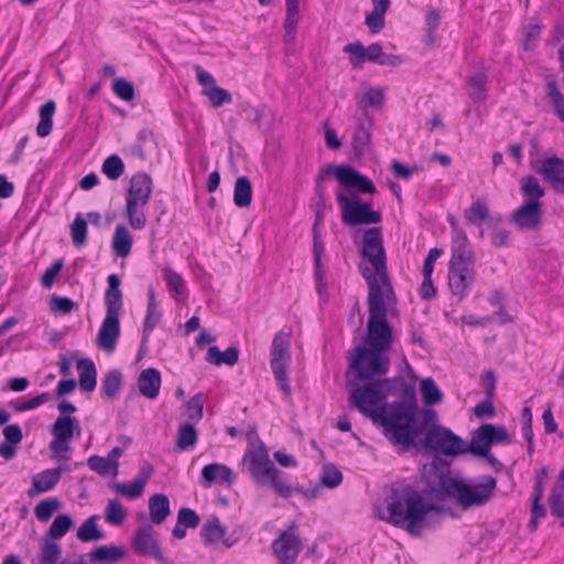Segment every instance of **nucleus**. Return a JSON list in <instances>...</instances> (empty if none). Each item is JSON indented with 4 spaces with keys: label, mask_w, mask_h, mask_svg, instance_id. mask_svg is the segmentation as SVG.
Here are the masks:
<instances>
[{
    "label": "nucleus",
    "mask_w": 564,
    "mask_h": 564,
    "mask_svg": "<svg viewBox=\"0 0 564 564\" xmlns=\"http://www.w3.org/2000/svg\"><path fill=\"white\" fill-rule=\"evenodd\" d=\"M98 516H91L77 530V538L82 542L99 541L104 539V533L97 527Z\"/></svg>",
    "instance_id": "obj_43"
},
{
    "label": "nucleus",
    "mask_w": 564,
    "mask_h": 564,
    "mask_svg": "<svg viewBox=\"0 0 564 564\" xmlns=\"http://www.w3.org/2000/svg\"><path fill=\"white\" fill-rule=\"evenodd\" d=\"M535 172L543 177L544 181L553 186L562 185L564 187V160L553 155L544 159L541 164L535 167Z\"/></svg>",
    "instance_id": "obj_21"
},
{
    "label": "nucleus",
    "mask_w": 564,
    "mask_h": 564,
    "mask_svg": "<svg viewBox=\"0 0 564 564\" xmlns=\"http://www.w3.org/2000/svg\"><path fill=\"white\" fill-rule=\"evenodd\" d=\"M475 264L458 265L455 264V262H449L448 285L452 294L459 301L468 295L469 290L475 282Z\"/></svg>",
    "instance_id": "obj_13"
},
{
    "label": "nucleus",
    "mask_w": 564,
    "mask_h": 564,
    "mask_svg": "<svg viewBox=\"0 0 564 564\" xmlns=\"http://www.w3.org/2000/svg\"><path fill=\"white\" fill-rule=\"evenodd\" d=\"M384 102V94L381 88L370 87L367 89L360 100H358L359 108H364L365 105L372 107H380Z\"/></svg>",
    "instance_id": "obj_56"
},
{
    "label": "nucleus",
    "mask_w": 564,
    "mask_h": 564,
    "mask_svg": "<svg viewBox=\"0 0 564 564\" xmlns=\"http://www.w3.org/2000/svg\"><path fill=\"white\" fill-rule=\"evenodd\" d=\"M335 169L336 165H328L316 177L315 196L317 198V205H319L321 207H323L325 203V193L322 183L328 175H335Z\"/></svg>",
    "instance_id": "obj_60"
},
{
    "label": "nucleus",
    "mask_w": 564,
    "mask_h": 564,
    "mask_svg": "<svg viewBox=\"0 0 564 564\" xmlns=\"http://www.w3.org/2000/svg\"><path fill=\"white\" fill-rule=\"evenodd\" d=\"M335 177L346 188H354L362 194H375L376 185L367 176L348 164L336 165Z\"/></svg>",
    "instance_id": "obj_15"
},
{
    "label": "nucleus",
    "mask_w": 564,
    "mask_h": 564,
    "mask_svg": "<svg viewBox=\"0 0 564 564\" xmlns=\"http://www.w3.org/2000/svg\"><path fill=\"white\" fill-rule=\"evenodd\" d=\"M77 429V435L80 433V426L75 417L69 415H59L52 426V434L63 441H69L74 436V430Z\"/></svg>",
    "instance_id": "obj_34"
},
{
    "label": "nucleus",
    "mask_w": 564,
    "mask_h": 564,
    "mask_svg": "<svg viewBox=\"0 0 564 564\" xmlns=\"http://www.w3.org/2000/svg\"><path fill=\"white\" fill-rule=\"evenodd\" d=\"M252 202V184L247 176L236 180L234 188V203L237 207L245 208Z\"/></svg>",
    "instance_id": "obj_37"
},
{
    "label": "nucleus",
    "mask_w": 564,
    "mask_h": 564,
    "mask_svg": "<svg viewBox=\"0 0 564 564\" xmlns=\"http://www.w3.org/2000/svg\"><path fill=\"white\" fill-rule=\"evenodd\" d=\"M361 256L371 263L377 275L386 285L387 292L392 294V284L387 268V254L382 232L379 228L372 227L365 230Z\"/></svg>",
    "instance_id": "obj_8"
},
{
    "label": "nucleus",
    "mask_w": 564,
    "mask_h": 564,
    "mask_svg": "<svg viewBox=\"0 0 564 564\" xmlns=\"http://www.w3.org/2000/svg\"><path fill=\"white\" fill-rule=\"evenodd\" d=\"M61 555V545L47 540L41 545L40 564H57Z\"/></svg>",
    "instance_id": "obj_50"
},
{
    "label": "nucleus",
    "mask_w": 564,
    "mask_h": 564,
    "mask_svg": "<svg viewBox=\"0 0 564 564\" xmlns=\"http://www.w3.org/2000/svg\"><path fill=\"white\" fill-rule=\"evenodd\" d=\"M467 224L475 225L489 218V209L484 200L474 202L464 213Z\"/></svg>",
    "instance_id": "obj_46"
},
{
    "label": "nucleus",
    "mask_w": 564,
    "mask_h": 564,
    "mask_svg": "<svg viewBox=\"0 0 564 564\" xmlns=\"http://www.w3.org/2000/svg\"><path fill=\"white\" fill-rule=\"evenodd\" d=\"M88 556L93 563L115 564L126 556V551L117 545H100L93 550Z\"/></svg>",
    "instance_id": "obj_27"
},
{
    "label": "nucleus",
    "mask_w": 564,
    "mask_h": 564,
    "mask_svg": "<svg viewBox=\"0 0 564 564\" xmlns=\"http://www.w3.org/2000/svg\"><path fill=\"white\" fill-rule=\"evenodd\" d=\"M343 51L350 54L349 62L352 67H359L365 62L378 64L383 52L380 43H372L366 47L360 41L346 44Z\"/></svg>",
    "instance_id": "obj_18"
},
{
    "label": "nucleus",
    "mask_w": 564,
    "mask_h": 564,
    "mask_svg": "<svg viewBox=\"0 0 564 564\" xmlns=\"http://www.w3.org/2000/svg\"><path fill=\"white\" fill-rule=\"evenodd\" d=\"M199 522L200 518L193 509L181 508L172 534L174 538L182 540L186 536V530L197 528Z\"/></svg>",
    "instance_id": "obj_28"
},
{
    "label": "nucleus",
    "mask_w": 564,
    "mask_h": 564,
    "mask_svg": "<svg viewBox=\"0 0 564 564\" xmlns=\"http://www.w3.org/2000/svg\"><path fill=\"white\" fill-rule=\"evenodd\" d=\"M204 401L205 395L203 393H196L185 403L186 415L193 424L200 421L203 417Z\"/></svg>",
    "instance_id": "obj_48"
},
{
    "label": "nucleus",
    "mask_w": 564,
    "mask_h": 564,
    "mask_svg": "<svg viewBox=\"0 0 564 564\" xmlns=\"http://www.w3.org/2000/svg\"><path fill=\"white\" fill-rule=\"evenodd\" d=\"M73 524L74 522L68 514H58L50 527L48 535L54 540L61 539L69 531Z\"/></svg>",
    "instance_id": "obj_51"
},
{
    "label": "nucleus",
    "mask_w": 564,
    "mask_h": 564,
    "mask_svg": "<svg viewBox=\"0 0 564 564\" xmlns=\"http://www.w3.org/2000/svg\"><path fill=\"white\" fill-rule=\"evenodd\" d=\"M387 300L368 303L367 346L351 351L349 369L359 380L367 381L386 375L390 359L384 351L392 347V328L387 318Z\"/></svg>",
    "instance_id": "obj_2"
},
{
    "label": "nucleus",
    "mask_w": 564,
    "mask_h": 564,
    "mask_svg": "<svg viewBox=\"0 0 564 564\" xmlns=\"http://www.w3.org/2000/svg\"><path fill=\"white\" fill-rule=\"evenodd\" d=\"M87 465L91 470L96 471L101 476H106L109 474L112 475V466H115V464L109 462L107 457H101L99 455L90 456L87 459Z\"/></svg>",
    "instance_id": "obj_58"
},
{
    "label": "nucleus",
    "mask_w": 564,
    "mask_h": 564,
    "mask_svg": "<svg viewBox=\"0 0 564 564\" xmlns=\"http://www.w3.org/2000/svg\"><path fill=\"white\" fill-rule=\"evenodd\" d=\"M521 192L527 198L524 202L541 203L540 198L545 195V189L534 175H528L521 180Z\"/></svg>",
    "instance_id": "obj_40"
},
{
    "label": "nucleus",
    "mask_w": 564,
    "mask_h": 564,
    "mask_svg": "<svg viewBox=\"0 0 564 564\" xmlns=\"http://www.w3.org/2000/svg\"><path fill=\"white\" fill-rule=\"evenodd\" d=\"M132 243L133 240L128 228L122 224L117 225L112 238L113 252L118 257L126 258L131 252Z\"/></svg>",
    "instance_id": "obj_33"
},
{
    "label": "nucleus",
    "mask_w": 564,
    "mask_h": 564,
    "mask_svg": "<svg viewBox=\"0 0 564 564\" xmlns=\"http://www.w3.org/2000/svg\"><path fill=\"white\" fill-rule=\"evenodd\" d=\"M371 128L372 122L367 123L359 120L352 135V149L356 156L360 158L371 150Z\"/></svg>",
    "instance_id": "obj_25"
},
{
    "label": "nucleus",
    "mask_w": 564,
    "mask_h": 564,
    "mask_svg": "<svg viewBox=\"0 0 564 564\" xmlns=\"http://www.w3.org/2000/svg\"><path fill=\"white\" fill-rule=\"evenodd\" d=\"M152 194V178L147 173L134 174L127 192L124 215L133 229H142L147 224L144 206Z\"/></svg>",
    "instance_id": "obj_6"
},
{
    "label": "nucleus",
    "mask_w": 564,
    "mask_h": 564,
    "mask_svg": "<svg viewBox=\"0 0 564 564\" xmlns=\"http://www.w3.org/2000/svg\"><path fill=\"white\" fill-rule=\"evenodd\" d=\"M126 518V512L118 500H110L105 510V519L108 523L120 525Z\"/></svg>",
    "instance_id": "obj_54"
},
{
    "label": "nucleus",
    "mask_w": 564,
    "mask_h": 564,
    "mask_svg": "<svg viewBox=\"0 0 564 564\" xmlns=\"http://www.w3.org/2000/svg\"><path fill=\"white\" fill-rule=\"evenodd\" d=\"M423 435L425 437L421 443H417L416 448H426L447 456L462 455L464 440L449 429L436 424V421L426 427Z\"/></svg>",
    "instance_id": "obj_10"
},
{
    "label": "nucleus",
    "mask_w": 564,
    "mask_h": 564,
    "mask_svg": "<svg viewBox=\"0 0 564 564\" xmlns=\"http://www.w3.org/2000/svg\"><path fill=\"white\" fill-rule=\"evenodd\" d=\"M337 203L341 210V220L346 226L378 224L382 220L381 213L372 209V204L362 202L357 195L347 197L337 193Z\"/></svg>",
    "instance_id": "obj_9"
},
{
    "label": "nucleus",
    "mask_w": 564,
    "mask_h": 564,
    "mask_svg": "<svg viewBox=\"0 0 564 564\" xmlns=\"http://www.w3.org/2000/svg\"><path fill=\"white\" fill-rule=\"evenodd\" d=\"M347 388L351 405L380 425L383 435L403 452L417 446L416 440L437 421L434 410H419L414 386L400 376L367 380L362 386L349 382Z\"/></svg>",
    "instance_id": "obj_1"
},
{
    "label": "nucleus",
    "mask_w": 564,
    "mask_h": 564,
    "mask_svg": "<svg viewBox=\"0 0 564 564\" xmlns=\"http://www.w3.org/2000/svg\"><path fill=\"white\" fill-rule=\"evenodd\" d=\"M470 87L469 97L474 102H482L487 99V75L484 72H478L468 78Z\"/></svg>",
    "instance_id": "obj_41"
},
{
    "label": "nucleus",
    "mask_w": 564,
    "mask_h": 564,
    "mask_svg": "<svg viewBox=\"0 0 564 564\" xmlns=\"http://www.w3.org/2000/svg\"><path fill=\"white\" fill-rule=\"evenodd\" d=\"M75 307L73 300L66 296L52 295L51 296V311L55 313L67 314Z\"/></svg>",
    "instance_id": "obj_61"
},
{
    "label": "nucleus",
    "mask_w": 564,
    "mask_h": 564,
    "mask_svg": "<svg viewBox=\"0 0 564 564\" xmlns=\"http://www.w3.org/2000/svg\"><path fill=\"white\" fill-rule=\"evenodd\" d=\"M542 203L524 202L513 210L510 221L520 230L534 231L542 225Z\"/></svg>",
    "instance_id": "obj_14"
},
{
    "label": "nucleus",
    "mask_w": 564,
    "mask_h": 564,
    "mask_svg": "<svg viewBox=\"0 0 564 564\" xmlns=\"http://www.w3.org/2000/svg\"><path fill=\"white\" fill-rule=\"evenodd\" d=\"M497 480L492 476H484L478 484H469L464 479L454 478L449 471H442L438 481L431 486V494L437 500L454 499L463 509L481 507L495 495Z\"/></svg>",
    "instance_id": "obj_4"
},
{
    "label": "nucleus",
    "mask_w": 564,
    "mask_h": 564,
    "mask_svg": "<svg viewBox=\"0 0 564 564\" xmlns=\"http://www.w3.org/2000/svg\"><path fill=\"white\" fill-rule=\"evenodd\" d=\"M133 551L143 556H151L161 564H172L164 557L161 546L154 538V529L151 524L140 527L133 536Z\"/></svg>",
    "instance_id": "obj_12"
},
{
    "label": "nucleus",
    "mask_w": 564,
    "mask_h": 564,
    "mask_svg": "<svg viewBox=\"0 0 564 564\" xmlns=\"http://www.w3.org/2000/svg\"><path fill=\"white\" fill-rule=\"evenodd\" d=\"M122 386V373L118 369L109 370L101 383V392L108 399H113L120 391Z\"/></svg>",
    "instance_id": "obj_42"
},
{
    "label": "nucleus",
    "mask_w": 564,
    "mask_h": 564,
    "mask_svg": "<svg viewBox=\"0 0 564 564\" xmlns=\"http://www.w3.org/2000/svg\"><path fill=\"white\" fill-rule=\"evenodd\" d=\"M226 527H224L217 517L208 519L200 529V536L206 545H215L221 542L227 549L234 546L239 536L234 533L226 536Z\"/></svg>",
    "instance_id": "obj_17"
},
{
    "label": "nucleus",
    "mask_w": 564,
    "mask_h": 564,
    "mask_svg": "<svg viewBox=\"0 0 564 564\" xmlns=\"http://www.w3.org/2000/svg\"><path fill=\"white\" fill-rule=\"evenodd\" d=\"M239 350L236 347H229L225 351H220L217 346L208 349L206 360L216 366L228 365L234 366L238 362Z\"/></svg>",
    "instance_id": "obj_36"
},
{
    "label": "nucleus",
    "mask_w": 564,
    "mask_h": 564,
    "mask_svg": "<svg viewBox=\"0 0 564 564\" xmlns=\"http://www.w3.org/2000/svg\"><path fill=\"white\" fill-rule=\"evenodd\" d=\"M148 296L149 302L143 326L142 345L148 340L149 334L153 330V328L159 324L161 319V312L158 310L155 292L152 286L149 288Z\"/></svg>",
    "instance_id": "obj_32"
},
{
    "label": "nucleus",
    "mask_w": 564,
    "mask_h": 564,
    "mask_svg": "<svg viewBox=\"0 0 564 564\" xmlns=\"http://www.w3.org/2000/svg\"><path fill=\"white\" fill-rule=\"evenodd\" d=\"M119 317L120 315L106 314L97 336V345L99 348L106 351L115 350L120 336Z\"/></svg>",
    "instance_id": "obj_19"
},
{
    "label": "nucleus",
    "mask_w": 564,
    "mask_h": 564,
    "mask_svg": "<svg viewBox=\"0 0 564 564\" xmlns=\"http://www.w3.org/2000/svg\"><path fill=\"white\" fill-rule=\"evenodd\" d=\"M359 270L368 284V303L379 302L387 300V303H394L397 301L394 291L392 294L387 292L386 285L377 278V275L368 268L359 265Z\"/></svg>",
    "instance_id": "obj_20"
},
{
    "label": "nucleus",
    "mask_w": 564,
    "mask_h": 564,
    "mask_svg": "<svg viewBox=\"0 0 564 564\" xmlns=\"http://www.w3.org/2000/svg\"><path fill=\"white\" fill-rule=\"evenodd\" d=\"M197 82L203 86L202 94L206 96L214 108H220L224 104L232 101L231 94L216 84L213 75L204 70L199 65H194Z\"/></svg>",
    "instance_id": "obj_16"
},
{
    "label": "nucleus",
    "mask_w": 564,
    "mask_h": 564,
    "mask_svg": "<svg viewBox=\"0 0 564 564\" xmlns=\"http://www.w3.org/2000/svg\"><path fill=\"white\" fill-rule=\"evenodd\" d=\"M486 437L487 436L485 435V430H482V426L480 425L473 432L469 443L464 441V446H462V455L470 453L475 456H486L490 451Z\"/></svg>",
    "instance_id": "obj_35"
},
{
    "label": "nucleus",
    "mask_w": 564,
    "mask_h": 564,
    "mask_svg": "<svg viewBox=\"0 0 564 564\" xmlns=\"http://www.w3.org/2000/svg\"><path fill=\"white\" fill-rule=\"evenodd\" d=\"M390 170L392 171L393 175L397 178L401 180H410L414 172H416L419 169L416 165L408 166L400 162L399 160L394 159L391 162Z\"/></svg>",
    "instance_id": "obj_62"
},
{
    "label": "nucleus",
    "mask_w": 564,
    "mask_h": 564,
    "mask_svg": "<svg viewBox=\"0 0 564 564\" xmlns=\"http://www.w3.org/2000/svg\"><path fill=\"white\" fill-rule=\"evenodd\" d=\"M113 93L124 101H131L134 98L135 90L132 83L124 78H116L112 84Z\"/></svg>",
    "instance_id": "obj_57"
},
{
    "label": "nucleus",
    "mask_w": 564,
    "mask_h": 564,
    "mask_svg": "<svg viewBox=\"0 0 564 564\" xmlns=\"http://www.w3.org/2000/svg\"><path fill=\"white\" fill-rule=\"evenodd\" d=\"M61 507L62 503L57 498H50L39 502L34 509V513L39 521L47 522L52 518L53 513Z\"/></svg>",
    "instance_id": "obj_49"
},
{
    "label": "nucleus",
    "mask_w": 564,
    "mask_h": 564,
    "mask_svg": "<svg viewBox=\"0 0 564 564\" xmlns=\"http://www.w3.org/2000/svg\"><path fill=\"white\" fill-rule=\"evenodd\" d=\"M482 430H485V435L487 436V444L489 446V449L495 444H509L510 443V436L508 434V431L502 425H495L491 423H485L481 424Z\"/></svg>",
    "instance_id": "obj_44"
},
{
    "label": "nucleus",
    "mask_w": 564,
    "mask_h": 564,
    "mask_svg": "<svg viewBox=\"0 0 564 564\" xmlns=\"http://www.w3.org/2000/svg\"><path fill=\"white\" fill-rule=\"evenodd\" d=\"M343 481L341 471L333 464L325 465L321 475V482L327 488H336Z\"/></svg>",
    "instance_id": "obj_53"
},
{
    "label": "nucleus",
    "mask_w": 564,
    "mask_h": 564,
    "mask_svg": "<svg viewBox=\"0 0 564 564\" xmlns=\"http://www.w3.org/2000/svg\"><path fill=\"white\" fill-rule=\"evenodd\" d=\"M250 477L260 486H269L280 497L288 498L293 490L284 479V473L270 460L268 449L254 432L248 433V447L242 458Z\"/></svg>",
    "instance_id": "obj_5"
},
{
    "label": "nucleus",
    "mask_w": 564,
    "mask_h": 564,
    "mask_svg": "<svg viewBox=\"0 0 564 564\" xmlns=\"http://www.w3.org/2000/svg\"><path fill=\"white\" fill-rule=\"evenodd\" d=\"M62 467L45 469L32 478L31 487L28 490L29 497H35L40 494L53 489L59 481Z\"/></svg>",
    "instance_id": "obj_22"
},
{
    "label": "nucleus",
    "mask_w": 564,
    "mask_h": 564,
    "mask_svg": "<svg viewBox=\"0 0 564 564\" xmlns=\"http://www.w3.org/2000/svg\"><path fill=\"white\" fill-rule=\"evenodd\" d=\"M291 334L278 332L271 345L270 366L279 389L286 399L292 395V388L289 379V368L291 364Z\"/></svg>",
    "instance_id": "obj_7"
},
{
    "label": "nucleus",
    "mask_w": 564,
    "mask_h": 564,
    "mask_svg": "<svg viewBox=\"0 0 564 564\" xmlns=\"http://www.w3.org/2000/svg\"><path fill=\"white\" fill-rule=\"evenodd\" d=\"M113 489L122 496H126L130 499H135V498H139L140 496H142V494L144 491V486L141 481H139L135 478L130 484L118 482L113 486Z\"/></svg>",
    "instance_id": "obj_55"
},
{
    "label": "nucleus",
    "mask_w": 564,
    "mask_h": 564,
    "mask_svg": "<svg viewBox=\"0 0 564 564\" xmlns=\"http://www.w3.org/2000/svg\"><path fill=\"white\" fill-rule=\"evenodd\" d=\"M474 413L477 417H492L496 415L492 397H485L482 401L476 404Z\"/></svg>",
    "instance_id": "obj_63"
},
{
    "label": "nucleus",
    "mask_w": 564,
    "mask_h": 564,
    "mask_svg": "<svg viewBox=\"0 0 564 564\" xmlns=\"http://www.w3.org/2000/svg\"><path fill=\"white\" fill-rule=\"evenodd\" d=\"M202 476L207 485L214 481L230 485L235 480L232 470L228 466L217 463L206 465L202 470Z\"/></svg>",
    "instance_id": "obj_29"
},
{
    "label": "nucleus",
    "mask_w": 564,
    "mask_h": 564,
    "mask_svg": "<svg viewBox=\"0 0 564 564\" xmlns=\"http://www.w3.org/2000/svg\"><path fill=\"white\" fill-rule=\"evenodd\" d=\"M421 394L426 405H434L442 401L443 393L432 378H425L421 381Z\"/></svg>",
    "instance_id": "obj_45"
},
{
    "label": "nucleus",
    "mask_w": 564,
    "mask_h": 564,
    "mask_svg": "<svg viewBox=\"0 0 564 564\" xmlns=\"http://www.w3.org/2000/svg\"><path fill=\"white\" fill-rule=\"evenodd\" d=\"M198 441V432L192 422L181 424L176 434V447L180 451L193 448Z\"/></svg>",
    "instance_id": "obj_38"
},
{
    "label": "nucleus",
    "mask_w": 564,
    "mask_h": 564,
    "mask_svg": "<svg viewBox=\"0 0 564 564\" xmlns=\"http://www.w3.org/2000/svg\"><path fill=\"white\" fill-rule=\"evenodd\" d=\"M56 110V104L54 100L46 101L40 108V122L36 127V133L41 138L47 137L52 132L53 117Z\"/></svg>",
    "instance_id": "obj_39"
},
{
    "label": "nucleus",
    "mask_w": 564,
    "mask_h": 564,
    "mask_svg": "<svg viewBox=\"0 0 564 564\" xmlns=\"http://www.w3.org/2000/svg\"><path fill=\"white\" fill-rule=\"evenodd\" d=\"M165 281L171 291H174L177 295L183 294V285L184 280L183 278L173 270H165Z\"/></svg>",
    "instance_id": "obj_64"
},
{
    "label": "nucleus",
    "mask_w": 564,
    "mask_h": 564,
    "mask_svg": "<svg viewBox=\"0 0 564 564\" xmlns=\"http://www.w3.org/2000/svg\"><path fill=\"white\" fill-rule=\"evenodd\" d=\"M64 267V260L58 259L54 261L42 274L41 283L45 289H51L54 284L56 276L59 274Z\"/></svg>",
    "instance_id": "obj_59"
},
{
    "label": "nucleus",
    "mask_w": 564,
    "mask_h": 564,
    "mask_svg": "<svg viewBox=\"0 0 564 564\" xmlns=\"http://www.w3.org/2000/svg\"><path fill=\"white\" fill-rule=\"evenodd\" d=\"M387 513H379V518L395 527L406 523V530L419 535L423 522L431 511H445V508L424 502L421 494L408 484L393 485L386 498Z\"/></svg>",
    "instance_id": "obj_3"
},
{
    "label": "nucleus",
    "mask_w": 564,
    "mask_h": 564,
    "mask_svg": "<svg viewBox=\"0 0 564 564\" xmlns=\"http://www.w3.org/2000/svg\"><path fill=\"white\" fill-rule=\"evenodd\" d=\"M124 172V165L120 156L112 154L102 164V173L112 181L118 180Z\"/></svg>",
    "instance_id": "obj_52"
},
{
    "label": "nucleus",
    "mask_w": 564,
    "mask_h": 564,
    "mask_svg": "<svg viewBox=\"0 0 564 564\" xmlns=\"http://www.w3.org/2000/svg\"><path fill=\"white\" fill-rule=\"evenodd\" d=\"M105 304L107 314L120 315L123 301L122 292L120 290V278L117 274L108 276V288L105 293Z\"/></svg>",
    "instance_id": "obj_23"
},
{
    "label": "nucleus",
    "mask_w": 564,
    "mask_h": 564,
    "mask_svg": "<svg viewBox=\"0 0 564 564\" xmlns=\"http://www.w3.org/2000/svg\"><path fill=\"white\" fill-rule=\"evenodd\" d=\"M449 262L455 264H475V254L467 235L452 238V257Z\"/></svg>",
    "instance_id": "obj_24"
},
{
    "label": "nucleus",
    "mask_w": 564,
    "mask_h": 564,
    "mask_svg": "<svg viewBox=\"0 0 564 564\" xmlns=\"http://www.w3.org/2000/svg\"><path fill=\"white\" fill-rule=\"evenodd\" d=\"M88 225L86 219L77 215L70 226V236L74 246L83 247L87 243Z\"/></svg>",
    "instance_id": "obj_47"
},
{
    "label": "nucleus",
    "mask_w": 564,
    "mask_h": 564,
    "mask_svg": "<svg viewBox=\"0 0 564 564\" xmlns=\"http://www.w3.org/2000/svg\"><path fill=\"white\" fill-rule=\"evenodd\" d=\"M149 511L153 523L161 524L170 516V500L164 494H155L149 499Z\"/></svg>",
    "instance_id": "obj_30"
},
{
    "label": "nucleus",
    "mask_w": 564,
    "mask_h": 564,
    "mask_svg": "<svg viewBox=\"0 0 564 564\" xmlns=\"http://www.w3.org/2000/svg\"><path fill=\"white\" fill-rule=\"evenodd\" d=\"M77 370L79 372V384L85 391H93L97 383V371L95 364L89 358H83L77 361Z\"/></svg>",
    "instance_id": "obj_31"
},
{
    "label": "nucleus",
    "mask_w": 564,
    "mask_h": 564,
    "mask_svg": "<svg viewBox=\"0 0 564 564\" xmlns=\"http://www.w3.org/2000/svg\"><path fill=\"white\" fill-rule=\"evenodd\" d=\"M140 393L149 399L158 397L161 387V373L155 368L141 371L138 380Z\"/></svg>",
    "instance_id": "obj_26"
},
{
    "label": "nucleus",
    "mask_w": 564,
    "mask_h": 564,
    "mask_svg": "<svg viewBox=\"0 0 564 564\" xmlns=\"http://www.w3.org/2000/svg\"><path fill=\"white\" fill-rule=\"evenodd\" d=\"M296 529L295 522L290 523L272 543L273 553L282 564H294L301 552L302 543Z\"/></svg>",
    "instance_id": "obj_11"
}]
</instances>
